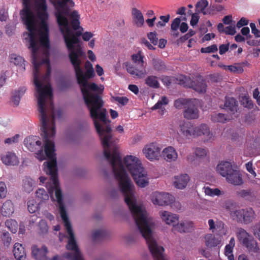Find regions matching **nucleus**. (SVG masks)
Returning <instances> with one entry per match:
<instances>
[{
    "label": "nucleus",
    "instance_id": "1",
    "mask_svg": "<svg viewBox=\"0 0 260 260\" xmlns=\"http://www.w3.org/2000/svg\"><path fill=\"white\" fill-rule=\"evenodd\" d=\"M70 45H68L71 51L69 58L74 69L85 104L89 110L90 116L93 119L96 132L101 140L104 149V156L110 162L114 175H127L120 153L117 147L113 145L110 121L107 119L106 109L103 108L104 101L102 94L104 86L102 85L98 86L94 83L88 81V79L94 77V70H86L83 73L81 68L82 60L80 58L85 54L79 46L76 50L74 51Z\"/></svg>",
    "mask_w": 260,
    "mask_h": 260
},
{
    "label": "nucleus",
    "instance_id": "2",
    "mask_svg": "<svg viewBox=\"0 0 260 260\" xmlns=\"http://www.w3.org/2000/svg\"><path fill=\"white\" fill-rule=\"evenodd\" d=\"M21 18L29 31V48L32 51V63L34 66L33 73L34 84L38 93L37 98L39 111L40 113V120L41 129L51 128L52 134L55 133V117L60 118L62 115L61 110H55L53 102L52 89L50 85H43L39 80L40 76V67L42 64H47V76L51 72V68L48 58L38 61L37 53L38 47L36 36V21L35 14L31 10L29 5H25L20 11Z\"/></svg>",
    "mask_w": 260,
    "mask_h": 260
},
{
    "label": "nucleus",
    "instance_id": "3",
    "mask_svg": "<svg viewBox=\"0 0 260 260\" xmlns=\"http://www.w3.org/2000/svg\"><path fill=\"white\" fill-rule=\"evenodd\" d=\"M124 201L133 215L135 223L143 238L145 239L154 260H165L164 248L159 246L153 239L150 227L151 221L146 212L137 205L135 197V186L129 177L118 182Z\"/></svg>",
    "mask_w": 260,
    "mask_h": 260
},
{
    "label": "nucleus",
    "instance_id": "4",
    "mask_svg": "<svg viewBox=\"0 0 260 260\" xmlns=\"http://www.w3.org/2000/svg\"><path fill=\"white\" fill-rule=\"evenodd\" d=\"M43 135L44 142V151L46 156L48 159V161L44 162V171L51 177L53 187L49 190L48 192L51 193L55 190V197L58 204L59 211L62 220L68 218L65 207L63 203L62 194L59 186V181L57 177V168L56 154L55 153V144L50 140L53 138L56 134L55 129L54 134H52L51 128L41 129Z\"/></svg>",
    "mask_w": 260,
    "mask_h": 260
},
{
    "label": "nucleus",
    "instance_id": "5",
    "mask_svg": "<svg viewBox=\"0 0 260 260\" xmlns=\"http://www.w3.org/2000/svg\"><path fill=\"white\" fill-rule=\"evenodd\" d=\"M124 164L138 186L144 187L148 184L147 173L137 157L127 155L124 158Z\"/></svg>",
    "mask_w": 260,
    "mask_h": 260
},
{
    "label": "nucleus",
    "instance_id": "6",
    "mask_svg": "<svg viewBox=\"0 0 260 260\" xmlns=\"http://www.w3.org/2000/svg\"><path fill=\"white\" fill-rule=\"evenodd\" d=\"M179 129L181 135L187 139L203 135L207 137V141L213 139V136L210 133L209 127L206 124H202L198 126H194L190 122L184 121L180 123Z\"/></svg>",
    "mask_w": 260,
    "mask_h": 260
},
{
    "label": "nucleus",
    "instance_id": "7",
    "mask_svg": "<svg viewBox=\"0 0 260 260\" xmlns=\"http://www.w3.org/2000/svg\"><path fill=\"white\" fill-rule=\"evenodd\" d=\"M56 12L55 16L59 26H64L68 32V19L65 16L69 15V8L73 7L75 3L72 0H57L53 3Z\"/></svg>",
    "mask_w": 260,
    "mask_h": 260
},
{
    "label": "nucleus",
    "instance_id": "8",
    "mask_svg": "<svg viewBox=\"0 0 260 260\" xmlns=\"http://www.w3.org/2000/svg\"><path fill=\"white\" fill-rule=\"evenodd\" d=\"M64 226L69 235V241L66 247L68 250L74 251V252H67L64 254V257L68 260H84L78 248L74 234L69 219L63 220Z\"/></svg>",
    "mask_w": 260,
    "mask_h": 260
},
{
    "label": "nucleus",
    "instance_id": "9",
    "mask_svg": "<svg viewBox=\"0 0 260 260\" xmlns=\"http://www.w3.org/2000/svg\"><path fill=\"white\" fill-rule=\"evenodd\" d=\"M177 80L179 84L184 87L191 88L199 93H203L206 92L207 84L202 76H198L192 80L190 77L180 75L177 78Z\"/></svg>",
    "mask_w": 260,
    "mask_h": 260
},
{
    "label": "nucleus",
    "instance_id": "10",
    "mask_svg": "<svg viewBox=\"0 0 260 260\" xmlns=\"http://www.w3.org/2000/svg\"><path fill=\"white\" fill-rule=\"evenodd\" d=\"M144 56L142 55L141 51H139L137 53L133 54L131 56L132 60L136 65L140 66L142 69H139L131 63L126 62L124 64L127 72L134 77L139 78H144L147 74V72L144 68Z\"/></svg>",
    "mask_w": 260,
    "mask_h": 260
},
{
    "label": "nucleus",
    "instance_id": "11",
    "mask_svg": "<svg viewBox=\"0 0 260 260\" xmlns=\"http://www.w3.org/2000/svg\"><path fill=\"white\" fill-rule=\"evenodd\" d=\"M237 237L249 252L258 253L259 252V249L257 242L244 229L242 228L238 229L237 232Z\"/></svg>",
    "mask_w": 260,
    "mask_h": 260
},
{
    "label": "nucleus",
    "instance_id": "12",
    "mask_svg": "<svg viewBox=\"0 0 260 260\" xmlns=\"http://www.w3.org/2000/svg\"><path fill=\"white\" fill-rule=\"evenodd\" d=\"M59 27L60 30L63 36L64 42L68 49L69 54L71 52L68 47V45L69 44H71L70 45L72 46V50L74 51L76 50L78 46H80L81 49L82 50L81 45L80 44V40L78 38V37L81 35V32L80 31H77L76 32V35H75L74 32L71 30L69 25L68 27V29H69V32L67 29H66L64 26H59Z\"/></svg>",
    "mask_w": 260,
    "mask_h": 260
},
{
    "label": "nucleus",
    "instance_id": "13",
    "mask_svg": "<svg viewBox=\"0 0 260 260\" xmlns=\"http://www.w3.org/2000/svg\"><path fill=\"white\" fill-rule=\"evenodd\" d=\"M39 139L37 136H31L25 139L24 144L30 151L34 152L38 150L37 157L42 161L45 159V157L44 155L43 150L41 149V141Z\"/></svg>",
    "mask_w": 260,
    "mask_h": 260
},
{
    "label": "nucleus",
    "instance_id": "14",
    "mask_svg": "<svg viewBox=\"0 0 260 260\" xmlns=\"http://www.w3.org/2000/svg\"><path fill=\"white\" fill-rule=\"evenodd\" d=\"M151 201L155 205L167 206L174 201V197L169 193L154 192L151 196Z\"/></svg>",
    "mask_w": 260,
    "mask_h": 260
},
{
    "label": "nucleus",
    "instance_id": "15",
    "mask_svg": "<svg viewBox=\"0 0 260 260\" xmlns=\"http://www.w3.org/2000/svg\"><path fill=\"white\" fill-rule=\"evenodd\" d=\"M161 148L155 143H152L146 145L143 149L145 157L152 161L159 159Z\"/></svg>",
    "mask_w": 260,
    "mask_h": 260
},
{
    "label": "nucleus",
    "instance_id": "16",
    "mask_svg": "<svg viewBox=\"0 0 260 260\" xmlns=\"http://www.w3.org/2000/svg\"><path fill=\"white\" fill-rule=\"evenodd\" d=\"M184 117L187 119H194L198 118L199 116L198 107L192 101L188 104L185 107L183 112Z\"/></svg>",
    "mask_w": 260,
    "mask_h": 260
},
{
    "label": "nucleus",
    "instance_id": "17",
    "mask_svg": "<svg viewBox=\"0 0 260 260\" xmlns=\"http://www.w3.org/2000/svg\"><path fill=\"white\" fill-rule=\"evenodd\" d=\"M225 177L229 183L233 185H240L243 183L242 175L236 170L233 169Z\"/></svg>",
    "mask_w": 260,
    "mask_h": 260
},
{
    "label": "nucleus",
    "instance_id": "18",
    "mask_svg": "<svg viewBox=\"0 0 260 260\" xmlns=\"http://www.w3.org/2000/svg\"><path fill=\"white\" fill-rule=\"evenodd\" d=\"M32 255L37 260H48L46 254L48 252L47 247L43 246L41 248L34 245L32 247Z\"/></svg>",
    "mask_w": 260,
    "mask_h": 260
},
{
    "label": "nucleus",
    "instance_id": "19",
    "mask_svg": "<svg viewBox=\"0 0 260 260\" xmlns=\"http://www.w3.org/2000/svg\"><path fill=\"white\" fill-rule=\"evenodd\" d=\"M159 215L162 219L165 221L167 224L172 225L173 228L175 226V224L178 221V216L169 212L166 211H160Z\"/></svg>",
    "mask_w": 260,
    "mask_h": 260
},
{
    "label": "nucleus",
    "instance_id": "20",
    "mask_svg": "<svg viewBox=\"0 0 260 260\" xmlns=\"http://www.w3.org/2000/svg\"><path fill=\"white\" fill-rule=\"evenodd\" d=\"M2 162L7 166H16L19 163L18 157L14 153L8 152L1 155Z\"/></svg>",
    "mask_w": 260,
    "mask_h": 260
},
{
    "label": "nucleus",
    "instance_id": "21",
    "mask_svg": "<svg viewBox=\"0 0 260 260\" xmlns=\"http://www.w3.org/2000/svg\"><path fill=\"white\" fill-rule=\"evenodd\" d=\"M162 154L165 159L170 162L176 160L178 158V153L176 150L172 146L165 148L162 150Z\"/></svg>",
    "mask_w": 260,
    "mask_h": 260
},
{
    "label": "nucleus",
    "instance_id": "22",
    "mask_svg": "<svg viewBox=\"0 0 260 260\" xmlns=\"http://www.w3.org/2000/svg\"><path fill=\"white\" fill-rule=\"evenodd\" d=\"M175 180L174 182L175 186L178 189L185 188L190 180L189 176L186 174H181L175 177Z\"/></svg>",
    "mask_w": 260,
    "mask_h": 260
},
{
    "label": "nucleus",
    "instance_id": "23",
    "mask_svg": "<svg viewBox=\"0 0 260 260\" xmlns=\"http://www.w3.org/2000/svg\"><path fill=\"white\" fill-rule=\"evenodd\" d=\"M13 253L15 258L17 260H24L26 258L25 251L21 244L18 243L15 244Z\"/></svg>",
    "mask_w": 260,
    "mask_h": 260
},
{
    "label": "nucleus",
    "instance_id": "24",
    "mask_svg": "<svg viewBox=\"0 0 260 260\" xmlns=\"http://www.w3.org/2000/svg\"><path fill=\"white\" fill-rule=\"evenodd\" d=\"M205 245L208 248H212L213 247L218 246L220 243L221 240L216 238L214 235L211 234H208L204 236Z\"/></svg>",
    "mask_w": 260,
    "mask_h": 260
},
{
    "label": "nucleus",
    "instance_id": "25",
    "mask_svg": "<svg viewBox=\"0 0 260 260\" xmlns=\"http://www.w3.org/2000/svg\"><path fill=\"white\" fill-rule=\"evenodd\" d=\"M233 169L231 163L229 161L220 162L217 166V170L223 177H225Z\"/></svg>",
    "mask_w": 260,
    "mask_h": 260
},
{
    "label": "nucleus",
    "instance_id": "26",
    "mask_svg": "<svg viewBox=\"0 0 260 260\" xmlns=\"http://www.w3.org/2000/svg\"><path fill=\"white\" fill-rule=\"evenodd\" d=\"M14 211L13 204L11 200H7L3 205L0 212L4 216H10Z\"/></svg>",
    "mask_w": 260,
    "mask_h": 260
},
{
    "label": "nucleus",
    "instance_id": "27",
    "mask_svg": "<svg viewBox=\"0 0 260 260\" xmlns=\"http://www.w3.org/2000/svg\"><path fill=\"white\" fill-rule=\"evenodd\" d=\"M151 65L153 70L158 72H164L167 70L165 62L160 58L153 57L151 59Z\"/></svg>",
    "mask_w": 260,
    "mask_h": 260
},
{
    "label": "nucleus",
    "instance_id": "28",
    "mask_svg": "<svg viewBox=\"0 0 260 260\" xmlns=\"http://www.w3.org/2000/svg\"><path fill=\"white\" fill-rule=\"evenodd\" d=\"M132 14L135 23L138 27H141L144 23L143 15L140 10L136 8L132 9Z\"/></svg>",
    "mask_w": 260,
    "mask_h": 260
},
{
    "label": "nucleus",
    "instance_id": "29",
    "mask_svg": "<svg viewBox=\"0 0 260 260\" xmlns=\"http://www.w3.org/2000/svg\"><path fill=\"white\" fill-rule=\"evenodd\" d=\"M224 109L233 113L237 111V101L234 98L226 97L224 105Z\"/></svg>",
    "mask_w": 260,
    "mask_h": 260
},
{
    "label": "nucleus",
    "instance_id": "30",
    "mask_svg": "<svg viewBox=\"0 0 260 260\" xmlns=\"http://www.w3.org/2000/svg\"><path fill=\"white\" fill-rule=\"evenodd\" d=\"M193 229V223L192 222H185L177 223L173 228V231H177L180 233H187Z\"/></svg>",
    "mask_w": 260,
    "mask_h": 260
},
{
    "label": "nucleus",
    "instance_id": "31",
    "mask_svg": "<svg viewBox=\"0 0 260 260\" xmlns=\"http://www.w3.org/2000/svg\"><path fill=\"white\" fill-rule=\"evenodd\" d=\"M26 90L25 87H20L17 90L12 93L11 100L14 104L18 106L19 104L21 96L25 93Z\"/></svg>",
    "mask_w": 260,
    "mask_h": 260
},
{
    "label": "nucleus",
    "instance_id": "32",
    "mask_svg": "<svg viewBox=\"0 0 260 260\" xmlns=\"http://www.w3.org/2000/svg\"><path fill=\"white\" fill-rule=\"evenodd\" d=\"M34 181L31 178L25 177L23 179L22 189L24 192L30 193L34 189Z\"/></svg>",
    "mask_w": 260,
    "mask_h": 260
},
{
    "label": "nucleus",
    "instance_id": "33",
    "mask_svg": "<svg viewBox=\"0 0 260 260\" xmlns=\"http://www.w3.org/2000/svg\"><path fill=\"white\" fill-rule=\"evenodd\" d=\"M145 84L150 87L157 89L159 87V83L157 80V77L155 76H148L145 79Z\"/></svg>",
    "mask_w": 260,
    "mask_h": 260
},
{
    "label": "nucleus",
    "instance_id": "34",
    "mask_svg": "<svg viewBox=\"0 0 260 260\" xmlns=\"http://www.w3.org/2000/svg\"><path fill=\"white\" fill-rule=\"evenodd\" d=\"M240 102L244 107L248 109H251L254 107V104L248 94L241 96Z\"/></svg>",
    "mask_w": 260,
    "mask_h": 260
},
{
    "label": "nucleus",
    "instance_id": "35",
    "mask_svg": "<svg viewBox=\"0 0 260 260\" xmlns=\"http://www.w3.org/2000/svg\"><path fill=\"white\" fill-rule=\"evenodd\" d=\"M244 214L243 217V222L248 224L252 221L254 218V212L252 208L244 209Z\"/></svg>",
    "mask_w": 260,
    "mask_h": 260
},
{
    "label": "nucleus",
    "instance_id": "36",
    "mask_svg": "<svg viewBox=\"0 0 260 260\" xmlns=\"http://www.w3.org/2000/svg\"><path fill=\"white\" fill-rule=\"evenodd\" d=\"M10 61L16 66H19L22 68L23 70H25V61L21 56L13 54L11 55Z\"/></svg>",
    "mask_w": 260,
    "mask_h": 260
},
{
    "label": "nucleus",
    "instance_id": "37",
    "mask_svg": "<svg viewBox=\"0 0 260 260\" xmlns=\"http://www.w3.org/2000/svg\"><path fill=\"white\" fill-rule=\"evenodd\" d=\"M211 120L214 122L225 123L228 121V118L224 114L214 113L211 115Z\"/></svg>",
    "mask_w": 260,
    "mask_h": 260
},
{
    "label": "nucleus",
    "instance_id": "38",
    "mask_svg": "<svg viewBox=\"0 0 260 260\" xmlns=\"http://www.w3.org/2000/svg\"><path fill=\"white\" fill-rule=\"evenodd\" d=\"M191 101L188 99L180 98L174 101V107L178 109H181L187 106Z\"/></svg>",
    "mask_w": 260,
    "mask_h": 260
},
{
    "label": "nucleus",
    "instance_id": "39",
    "mask_svg": "<svg viewBox=\"0 0 260 260\" xmlns=\"http://www.w3.org/2000/svg\"><path fill=\"white\" fill-rule=\"evenodd\" d=\"M208 6V2L207 0H201L196 5V11H198V12L202 13L204 15H206L207 13L205 10Z\"/></svg>",
    "mask_w": 260,
    "mask_h": 260
},
{
    "label": "nucleus",
    "instance_id": "40",
    "mask_svg": "<svg viewBox=\"0 0 260 260\" xmlns=\"http://www.w3.org/2000/svg\"><path fill=\"white\" fill-rule=\"evenodd\" d=\"M36 197L40 199V202L48 200L49 196L47 192L43 188L38 189L36 192Z\"/></svg>",
    "mask_w": 260,
    "mask_h": 260
},
{
    "label": "nucleus",
    "instance_id": "41",
    "mask_svg": "<svg viewBox=\"0 0 260 260\" xmlns=\"http://www.w3.org/2000/svg\"><path fill=\"white\" fill-rule=\"evenodd\" d=\"M168 104V100L166 96H163L161 99L158 100V102L151 108L152 110L156 109H162L163 105H166Z\"/></svg>",
    "mask_w": 260,
    "mask_h": 260
},
{
    "label": "nucleus",
    "instance_id": "42",
    "mask_svg": "<svg viewBox=\"0 0 260 260\" xmlns=\"http://www.w3.org/2000/svg\"><path fill=\"white\" fill-rule=\"evenodd\" d=\"M106 236V232L103 230H96L92 233V239L96 241L104 238Z\"/></svg>",
    "mask_w": 260,
    "mask_h": 260
},
{
    "label": "nucleus",
    "instance_id": "43",
    "mask_svg": "<svg viewBox=\"0 0 260 260\" xmlns=\"http://www.w3.org/2000/svg\"><path fill=\"white\" fill-rule=\"evenodd\" d=\"M204 192L206 195L214 197L220 194L221 191L218 188L212 189L209 187H204Z\"/></svg>",
    "mask_w": 260,
    "mask_h": 260
},
{
    "label": "nucleus",
    "instance_id": "44",
    "mask_svg": "<svg viewBox=\"0 0 260 260\" xmlns=\"http://www.w3.org/2000/svg\"><path fill=\"white\" fill-rule=\"evenodd\" d=\"M5 224L13 233L17 232V222L15 220L8 219L6 221Z\"/></svg>",
    "mask_w": 260,
    "mask_h": 260
},
{
    "label": "nucleus",
    "instance_id": "45",
    "mask_svg": "<svg viewBox=\"0 0 260 260\" xmlns=\"http://www.w3.org/2000/svg\"><path fill=\"white\" fill-rule=\"evenodd\" d=\"M40 42L43 46L49 47V34H40Z\"/></svg>",
    "mask_w": 260,
    "mask_h": 260
},
{
    "label": "nucleus",
    "instance_id": "46",
    "mask_svg": "<svg viewBox=\"0 0 260 260\" xmlns=\"http://www.w3.org/2000/svg\"><path fill=\"white\" fill-rule=\"evenodd\" d=\"M218 50V47L217 45L213 44L207 47L202 48L201 49V52L203 53H215Z\"/></svg>",
    "mask_w": 260,
    "mask_h": 260
},
{
    "label": "nucleus",
    "instance_id": "47",
    "mask_svg": "<svg viewBox=\"0 0 260 260\" xmlns=\"http://www.w3.org/2000/svg\"><path fill=\"white\" fill-rule=\"evenodd\" d=\"M233 247L226 245L225 247L224 254L228 257L229 260H234L233 254Z\"/></svg>",
    "mask_w": 260,
    "mask_h": 260
},
{
    "label": "nucleus",
    "instance_id": "48",
    "mask_svg": "<svg viewBox=\"0 0 260 260\" xmlns=\"http://www.w3.org/2000/svg\"><path fill=\"white\" fill-rule=\"evenodd\" d=\"M2 241L4 245L8 246L11 242V237L8 232H4L2 236Z\"/></svg>",
    "mask_w": 260,
    "mask_h": 260
},
{
    "label": "nucleus",
    "instance_id": "49",
    "mask_svg": "<svg viewBox=\"0 0 260 260\" xmlns=\"http://www.w3.org/2000/svg\"><path fill=\"white\" fill-rule=\"evenodd\" d=\"M244 209H241L236 210L233 213V216L236 218V219L238 222H243V217L244 214Z\"/></svg>",
    "mask_w": 260,
    "mask_h": 260
},
{
    "label": "nucleus",
    "instance_id": "50",
    "mask_svg": "<svg viewBox=\"0 0 260 260\" xmlns=\"http://www.w3.org/2000/svg\"><path fill=\"white\" fill-rule=\"evenodd\" d=\"M112 98L122 106L126 105L128 102V99L125 96H112Z\"/></svg>",
    "mask_w": 260,
    "mask_h": 260
},
{
    "label": "nucleus",
    "instance_id": "51",
    "mask_svg": "<svg viewBox=\"0 0 260 260\" xmlns=\"http://www.w3.org/2000/svg\"><path fill=\"white\" fill-rule=\"evenodd\" d=\"M40 230L42 233H46L48 230V226L45 220L41 219L39 223Z\"/></svg>",
    "mask_w": 260,
    "mask_h": 260
},
{
    "label": "nucleus",
    "instance_id": "52",
    "mask_svg": "<svg viewBox=\"0 0 260 260\" xmlns=\"http://www.w3.org/2000/svg\"><path fill=\"white\" fill-rule=\"evenodd\" d=\"M181 24V19L179 17L173 20L171 25V28L173 31H177Z\"/></svg>",
    "mask_w": 260,
    "mask_h": 260
},
{
    "label": "nucleus",
    "instance_id": "53",
    "mask_svg": "<svg viewBox=\"0 0 260 260\" xmlns=\"http://www.w3.org/2000/svg\"><path fill=\"white\" fill-rule=\"evenodd\" d=\"M147 37L154 45H156L158 42V38L156 37V33L155 32H150L148 34Z\"/></svg>",
    "mask_w": 260,
    "mask_h": 260
},
{
    "label": "nucleus",
    "instance_id": "54",
    "mask_svg": "<svg viewBox=\"0 0 260 260\" xmlns=\"http://www.w3.org/2000/svg\"><path fill=\"white\" fill-rule=\"evenodd\" d=\"M7 190L6 185L3 182H0V198H5L6 197Z\"/></svg>",
    "mask_w": 260,
    "mask_h": 260
},
{
    "label": "nucleus",
    "instance_id": "55",
    "mask_svg": "<svg viewBox=\"0 0 260 260\" xmlns=\"http://www.w3.org/2000/svg\"><path fill=\"white\" fill-rule=\"evenodd\" d=\"M38 17L41 22H46L48 18V15L47 11H39Z\"/></svg>",
    "mask_w": 260,
    "mask_h": 260
},
{
    "label": "nucleus",
    "instance_id": "56",
    "mask_svg": "<svg viewBox=\"0 0 260 260\" xmlns=\"http://www.w3.org/2000/svg\"><path fill=\"white\" fill-rule=\"evenodd\" d=\"M20 137L19 134H16L12 138H8L5 140L6 144H11L12 143H16L18 142V139Z\"/></svg>",
    "mask_w": 260,
    "mask_h": 260
},
{
    "label": "nucleus",
    "instance_id": "57",
    "mask_svg": "<svg viewBox=\"0 0 260 260\" xmlns=\"http://www.w3.org/2000/svg\"><path fill=\"white\" fill-rule=\"evenodd\" d=\"M49 34L48 26L47 21L41 22L40 34Z\"/></svg>",
    "mask_w": 260,
    "mask_h": 260
},
{
    "label": "nucleus",
    "instance_id": "58",
    "mask_svg": "<svg viewBox=\"0 0 260 260\" xmlns=\"http://www.w3.org/2000/svg\"><path fill=\"white\" fill-rule=\"evenodd\" d=\"M38 8L40 11H47V6L46 0H39Z\"/></svg>",
    "mask_w": 260,
    "mask_h": 260
},
{
    "label": "nucleus",
    "instance_id": "59",
    "mask_svg": "<svg viewBox=\"0 0 260 260\" xmlns=\"http://www.w3.org/2000/svg\"><path fill=\"white\" fill-rule=\"evenodd\" d=\"M195 153L197 156L202 158L206 155L207 152L205 149L198 148L196 150Z\"/></svg>",
    "mask_w": 260,
    "mask_h": 260
},
{
    "label": "nucleus",
    "instance_id": "60",
    "mask_svg": "<svg viewBox=\"0 0 260 260\" xmlns=\"http://www.w3.org/2000/svg\"><path fill=\"white\" fill-rule=\"evenodd\" d=\"M33 202V201H29L27 202L28 210L30 213H35L37 210V205L34 204Z\"/></svg>",
    "mask_w": 260,
    "mask_h": 260
},
{
    "label": "nucleus",
    "instance_id": "61",
    "mask_svg": "<svg viewBox=\"0 0 260 260\" xmlns=\"http://www.w3.org/2000/svg\"><path fill=\"white\" fill-rule=\"evenodd\" d=\"M252 229L254 235L260 240V223L253 225Z\"/></svg>",
    "mask_w": 260,
    "mask_h": 260
},
{
    "label": "nucleus",
    "instance_id": "62",
    "mask_svg": "<svg viewBox=\"0 0 260 260\" xmlns=\"http://www.w3.org/2000/svg\"><path fill=\"white\" fill-rule=\"evenodd\" d=\"M230 44L228 43L226 44H221L219 46V53L220 55L224 54L227 52L229 49Z\"/></svg>",
    "mask_w": 260,
    "mask_h": 260
},
{
    "label": "nucleus",
    "instance_id": "63",
    "mask_svg": "<svg viewBox=\"0 0 260 260\" xmlns=\"http://www.w3.org/2000/svg\"><path fill=\"white\" fill-rule=\"evenodd\" d=\"M236 32L234 26H229L225 28L224 33L226 35H234Z\"/></svg>",
    "mask_w": 260,
    "mask_h": 260
},
{
    "label": "nucleus",
    "instance_id": "64",
    "mask_svg": "<svg viewBox=\"0 0 260 260\" xmlns=\"http://www.w3.org/2000/svg\"><path fill=\"white\" fill-rule=\"evenodd\" d=\"M248 23V20L246 18L242 17L241 18L239 21H238L237 23L236 26L238 28H241L243 26H245L247 25Z\"/></svg>",
    "mask_w": 260,
    "mask_h": 260
}]
</instances>
